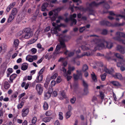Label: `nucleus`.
I'll return each mask as SVG.
<instances>
[{
    "mask_svg": "<svg viewBox=\"0 0 125 125\" xmlns=\"http://www.w3.org/2000/svg\"><path fill=\"white\" fill-rule=\"evenodd\" d=\"M67 37L66 36H63L61 35H60L59 40L60 42V44L58 45L56 47V50L58 51L59 50L61 47L65 48L66 46L64 43L65 41V38Z\"/></svg>",
    "mask_w": 125,
    "mask_h": 125,
    "instance_id": "nucleus-1",
    "label": "nucleus"
},
{
    "mask_svg": "<svg viewBox=\"0 0 125 125\" xmlns=\"http://www.w3.org/2000/svg\"><path fill=\"white\" fill-rule=\"evenodd\" d=\"M110 77H112L115 79H118L120 80H122L123 77L122 75L119 73H115L114 70L112 68L110 69Z\"/></svg>",
    "mask_w": 125,
    "mask_h": 125,
    "instance_id": "nucleus-2",
    "label": "nucleus"
},
{
    "mask_svg": "<svg viewBox=\"0 0 125 125\" xmlns=\"http://www.w3.org/2000/svg\"><path fill=\"white\" fill-rule=\"evenodd\" d=\"M116 34L119 36V37L117 36L114 37V39L125 45V40H122L121 38V37L125 38V34L123 32L119 31L116 32Z\"/></svg>",
    "mask_w": 125,
    "mask_h": 125,
    "instance_id": "nucleus-3",
    "label": "nucleus"
},
{
    "mask_svg": "<svg viewBox=\"0 0 125 125\" xmlns=\"http://www.w3.org/2000/svg\"><path fill=\"white\" fill-rule=\"evenodd\" d=\"M24 35H23V37L26 39H28L31 37L33 35V32L31 29L27 28L24 30Z\"/></svg>",
    "mask_w": 125,
    "mask_h": 125,
    "instance_id": "nucleus-4",
    "label": "nucleus"
},
{
    "mask_svg": "<svg viewBox=\"0 0 125 125\" xmlns=\"http://www.w3.org/2000/svg\"><path fill=\"white\" fill-rule=\"evenodd\" d=\"M61 26L60 25H58L52 28L51 30V32L53 34H57L58 33V31H59L61 30L60 28Z\"/></svg>",
    "mask_w": 125,
    "mask_h": 125,
    "instance_id": "nucleus-5",
    "label": "nucleus"
},
{
    "mask_svg": "<svg viewBox=\"0 0 125 125\" xmlns=\"http://www.w3.org/2000/svg\"><path fill=\"white\" fill-rule=\"evenodd\" d=\"M36 89L40 94H42L43 91V87L41 84L38 83L36 86Z\"/></svg>",
    "mask_w": 125,
    "mask_h": 125,
    "instance_id": "nucleus-6",
    "label": "nucleus"
},
{
    "mask_svg": "<svg viewBox=\"0 0 125 125\" xmlns=\"http://www.w3.org/2000/svg\"><path fill=\"white\" fill-rule=\"evenodd\" d=\"M76 16V14H73V15H71L69 17V20H70L72 22V23L71 25V26L73 24H75L77 22L76 20L73 18H75Z\"/></svg>",
    "mask_w": 125,
    "mask_h": 125,
    "instance_id": "nucleus-7",
    "label": "nucleus"
},
{
    "mask_svg": "<svg viewBox=\"0 0 125 125\" xmlns=\"http://www.w3.org/2000/svg\"><path fill=\"white\" fill-rule=\"evenodd\" d=\"M53 89L51 88L49 89V92H45L44 93V98L45 99H48L50 97L51 94L53 91Z\"/></svg>",
    "mask_w": 125,
    "mask_h": 125,
    "instance_id": "nucleus-8",
    "label": "nucleus"
},
{
    "mask_svg": "<svg viewBox=\"0 0 125 125\" xmlns=\"http://www.w3.org/2000/svg\"><path fill=\"white\" fill-rule=\"evenodd\" d=\"M29 112V109L28 108H23L22 110L21 116L23 117L26 116Z\"/></svg>",
    "mask_w": 125,
    "mask_h": 125,
    "instance_id": "nucleus-9",
    "label": "nucleus"
},
{
    "mask_svg": "<svg viewBox=\"0 0 125 125\" xmlns=\"http://www.w3.org/2000/svg\"><path fill=\"white\" fill-rule=\"evenodd\" d=\"M77 74H74L73 77L74 80H76L78 79H82V76L81 73L80 72H78V71H77Z\"/></svg>",
    "mask_w": 125,
    "mask_h": 125,
    "instance_id": "nucleus-10",
    "label": "nucleus"
},
{
    "mask_svg": "<svg viewBox=\"0 0 125 125\" xmlns=\"http://www.w3.org/2000/svg\"><path fill=\"white\" fill-rule=\"evenodd\" d=\"M116 50L119 51L121 53L124 54L125 53L124 48L120 45H118L116 47Z\"/></svg>",
    "mask_w": 125,
    "mask_h": 125,
    "instance_id": "nucleus-11",
    "label": "nucleus"
},
{
    "mask_svg": "<svg viewBox=\"0 0 125 125\" xmlns=\"http://www.w3.org/2000/svg\"><path fill=\"white\" fill-rule=\"evenodd\" d=\"M103 1L97 3L95 1H93L89 4V6L90 7L92 8L94 7H97L101 4L103 3Z\"/></svg>",
    "mask_w": 125,
    "mask_h": 125,
    "instance_id": "nucleus-12",
    "label": "nucleus"
},
{
    "mask_svg": "<svg viewBox=\"0 0 125 125\" xmlns=\"http://www.w3.org/2000/svg\"><path fill=\"white\" fill-rule=\"evenodd\" d=\"M19 41L18 39H15L14 40L13 46L15 48H17L19 45Z\"/></svg>",
    "mask_w": 125,
    "mask_h": 125,
    "instance_id": "nucleus-13",
    "label": "nucleus"
},
{
    "mask_svg": "<svg viewBox=\"0 0 125 125\" xmlns=\"http://www.w3.org/2000/svg\"><path fill=\"white\" fill-rule=\"evenodd\" d=\"M110 83L115 87H118L121 86V84L117 81H111L110 82Z\"/></svg>",
    "mask_w": 125,
    "mask_h": 125,
    "instance_id": "nucleus-14",
    "label": "nucleus"
},
{
    "mask_svg": "<svg viewBox=\"0 0 125 125\" xmlns=\"http://www.w3.org/2000/svg\"><path fill=\"white\" fill-rule=\"evenodd\" d=\"M16 4L15 2H13L10 3V4L7 7L6 9V11L8 12Z\"/></svg>",
    "mask_w": 125,
    "mask_h": 125,
    "instance_id": "nucleus-15",
    "label": "nucleus"
},
{
    "mask_svg": "<svg viewBox=\"0 0 125 125\" xmlns=\"http://www.w3.org/2000/svg\"><path fill=\"white\" fill-rule=\"evenodd\" d=\"M42 79L43 75L42 74H38L35 80L37 81V83H39L42 81Z\"/></svg>",
    "mask_w": 125,
    "mask_h": 125,
    "instance_id": "nucleus-16",
    "label": "nucleus"
},
{
    "mask_svg": "<svg viewBox=\"0 0 125 125\" xmlns=\"http://www.w3.org/2000/svg\"><path fill=\"white\" fill-rule=\"evenodd\" d=\"M125 61L123 59L121 60L119 62L117 63V66L118 67H121L122 66H123L124 65Z\"/></svg>",
    "mask_w": 125,
    "mask_h": 125,
    "instance_id": "nucleus-17",
    "label": "nucleus"
},
{
    "mask_svg": "<svg viewBox=\"0 0 125 125\" xmlns=\"http://www.w3.org/2000/svg\"><path fill=\"white\" fill-rule=\"evenodd\" d=\"M48 6V4L47 3L43 4L42 6L41 10L42 11H45L47 10L46 8Z\"/></svg>",
    "mask_w": 125,
    "mask_h": 125,
    "instance_id": "nucleus-18",
    "label": "nucleus"
},
{
    "mask_svg": "<svg viewBox=\"0 0 125 125\" xmlns=\"http://www.w3.org/2000/svg\"><path fill=\"white\" fill-rule=\"evenodd\" d=\"M28 64L26 63H24L22 64L21 67V69L23 70H26L28 68Z\"/></svg>",
    "mask_w": 125,
    "mask_h": 125,
    "instance_id": "nucleus-19",
    "label": "nucleus"
},
{
    "mask_svg": "<svg viewBox=\"0 0 125 125\" xmlns=\"http://www.w3.org/2000/svg\"><path fill=\"white\" fill-rule=\"evenodd\" d=\"M17 76V75L16 74H13L11 75L10 77V83H12L13 82V80Z\"/></svg>",
    "mask_w": 125,
    "mask_h": 125,
    "instance_id": "nucleus-20",
    "label": "nucleus"
},
{
    "mask_svg": "<svg viewBox=\"0 0 125 125\" xmlns=\"http://www.w3.org/2000/svg\"><path fill=\"white\" fill-rule=\"evenodd\" d=\"M17 12V9L16 8H14L12 9L11 14L15 16Z\"/></svg>",
    "mask_w": 125,
    "mask_h": 125,
    "instance_id": "nucleus-21",
    "label": "nucleus"
},
{
    "mask_svg": "<svg viewBox=\"0 0 125 125\" xmlns=\"http://www.w3.org/2000/svg\"><path fill=\"white\" fill-rule=\"evenodd\" d=\"M89 46V45L87 44L85 45H82L81 47V48L83 50H87L90 49Z\"/></svg>",
    "mask_w": 125,
    "mask_h": 125,
    "instance_id": "nucleus-22",
    "label": "nucleus"
},
{
    "mask_svg": "<svg viewBox=\"0 0 125 125\" xmlns=\"http://www.w3.org/2000/svg\"><path fill=\"white\" fill-rule=\"evenodd\" d=\"M52 118L50 117H44L42 119V121L45 123L50 122Z\"/></svg>",
    "mask_w": 125,
    "mask_h": 125,
    "instance_id": "nucleus-23",
    "label": "nucleus"
},
{
    "mask_svg": "<svg viewBox=\"0 0 125 125\" xmlns=\"http://www.w3.org/2000/svg\"><path fill=\"white\" fill-rule=\"evenodd\" d=\"M31 56V55H27L26 58V60L30 62H32L33 61L32 58Z\"/></svg>",
    "mask_w": 125,
    "mask_h": 125,
    "instance_id": "nucleus-24",
    "label": "nucleus"
},
{
    "mask_svg": "<svg viewBox=\"0 0 125 125\" xmlns=\"http://www.w3.org/2000/svg\"><path fill=\"white\" fill-rule=\"evenodd\" d=\"M21 86L22 87H24L25 86V90H26L28 89L29 86V83H27L25 84V83L24 82L22 83Z\"/></svg>",
    "mask_w": 125,
    "mask_h": 125,
    "instance_id": "nucleus-25",
    "label": "nucleus"
},
{
    "mask_svg": "<svg viewBox=\"0 0 125 125\" xmlns=\"http://www.w3.org/2000/svg\"><path fill=\"white\" fill-rule=\"evenodd\" d=\"M3 86L5 89H8L10 87V85L8 82L5 81L4 83Z\"/></svg>",
    "mask_w": 125,
    "mask_h": 125,
    "instance_id": "nucleus-26",
    "label": "nucleus"
},
{
    "mask_svg": "<svg viewBox=\"0 0 125 125\" xmlns=\"http://www.w3.org/2000/svg\"><path fill=\"white\" fill-rule=\"evenodd\" d=\"M15 17V16L10 14L8 19V22H10L11 21L13 20Z\"/></svg>",
    "mask_w": 125,
    "mask_h": 125,
    "instance_id": "nucleus-27",
    "label": "nucleus"
},
{
    "mask_svg": "<svg viewBox=\"0 0 125 125\" xmlns=\"http://www.w3.org/2000/svg\"><path fill=\"white\" fill-rule=\"evenodd\" d=\"M109 24V22L106 20L101 21L100 22V24L102 25L108 26Z\"/></svg>",
    "mask_w": 125,
    "mask_h": 125,
    "instance_id": "nucleus-28",
    "label": "nucleus"
},
{
    "mask_svg": "<svg viewBox=\"0 0 125 125\" xmlns=\"http://www.w3.org/2000/svg\"><path fill=\"white\" fill-rule=\"evenodd\" d=\"M64 53L66 55H68L69 56H71L74 54V53L73 52H70L68 51H66L64 52Z\"/></svg>",
    "mask_w": 125,
    "mask_h": 125,
    "instance_id": "nucleus-29",
    "label": "nucleus"
},
{
    "mask_svg": "<svg viewBox=\"0 0 125 125\" xmlns=\"http://www.w3.org/2000/svg\"><path fill=\"white\" fill-rule=\"evenodd\" d=\"M91 77L92 80L95 82L97 81V80L96 78V76L95 73L93 72L91 74Z\"/></svg>",
    "mask_w": 125,
    "mask_h": 125,
    "instance_id": "nucleus-30",
    "label": "nucleus"
},
{
    "mask_svg": "<svg viewBox=\"0 0 125 125\" xmlns=\"http://www.w3.org/2000/svg\"><path fill=\"white\" fill-rule=\"evenodd\" d=\"M62 9V7H59L54 9L53 11L55 14H57V13L60 12Z\"/></svg>",
    "mask_w": 125,
    "mask_h": 125,
    "instance_id": "nucleus-31",
    "label": "nucleus"
},
{
    "mask_svg": "<svg viewBox=\"0 0 125 125\" xmlns=\"http://www.w3.org/2000/svg\"><path fill=\"white\" fill-rule=\"evenodd\" d=\"M115 55L117 58L120 59L121 60L123 59V57L120 54L116 53L115 54Z\"/></svg>",
    "mask_w": 125,
    "mask_h": 125,
    "instance_id": "nucleus-32",
    "label": "nucleus"
},
{
    "mask_svg": "<svg viewBox=\"0 0 125 125\" xmlns=\"http://www.w3.org/2000/svg\"><path fill=\"white\" fill-rule=\"evenodd\" d=\"M58 75V74L57 73H53L51 78V79H55L57 77Z\"/></svg>",
    "mask_w": 125,
    "mask_h": 125,
    "instance_id": "nucleus-33",
    "label": "nucleus"
},
{
    "mask_svg": "<svg viewBox=\"0 0 125 125\" xmlns=\"http://www.w3.org/2000/svg\"><path fill=\"white\" fill-rule=\"evenodd\" d=\"M88 66L86 64H84L83 66L82 70L84 72L86 71L88 69Z\"/></svg>",
    "mask_w": 125,
    "mask_h": 125,
    "instance_id": "nucleus-34",
    "label": "nucleus"
},
{
    "mask_svg": "<svg viewBox=\"0 0 125 125\" xmlns=\"http://www.w3.org/2000/svg\"><path fill=\"white\" fill-rule=\"evenodd\" d=\"M72 113L71 111H68L66 114V118L68 119L69 118L71 115Z\"/></svg>",
    "mask_w": 125,
    "mask_h": 125,
    "instance_id": "nucleus-35",
    "label": "nucleus"
},
{
    "mask_svg": "<svg viewBox=\"0 0 125 125\" xmlns=\"http://www.w3.org/2000/svg\"><path fill=\"white\" fill-rule=\"evenodd\" d=\"M43 107L45 110H47L48 107V104L46 102H44L43 104Z\"/></svg>",
    "mask_w": 125,
    "mask_h": 125,
    "instance_id": "nucleus-36",
    "label": "nucleus"
},
{
    "mask_svg": "<svg viewBox=\"0 0 125 125\" xmlns=\"http://www.w3.org/2000/svg\"><path fill=\"white\" fill-rule=\"evenodd\" d=\"M106 75V73H104L100 75L101 79L102 81H104L105 80Z\"/></svg>",
    "mask_w": 125,
    "mask_h": 125,
    "instance_id": "nucleus-37",
    "label": "nucleus"
},
{
    "mask_svg": "<svg viewBox=\"0 0 125 125\" xmlns=\"http://www.w3.org/2000/svg\"><path fill=\"white\" fill-rule=\"evenodd\" d=\"M57 14H54L52 15V16L50 17V18L52 21L55 20L57 16Z\"/></svg>",
    "mask_w": 125,
    "mask_h": 125,
    "instance_id": "nucleus-38",
    "label": "nucleus"
},
{
    "mask_svg": "<svg viewBox=\"0 0 125 125\" xmlns=\"http://www.w3.org/2000/svg\"><path fill=\"white\" fill-rule=\"evenodd\" d=\"M52 113V111L51 110H49L47 111L45 113V115L46 116H50Z\"/></svg>",
    "mask_w": 125,
    "mask_h": 125,
    "instance_id": "nucleus-39",
    "label": "nucleus"
},
{
    "mask_svg": "<svg viewBox=\"0 0 125 125\" xmlns=\"http://www.w3.org/2000/svg\"><path fill=\"white\" fill-rule=\"evenodd\" d=\"M61 95L63 98H65L66 97V93L64 91H63L61 92Z\"/></svg>",
    "mask_w": 125,
    "mask_h": 125,
    "instance_id": "nucleus-40",
    "label": "nucleus"
},
{
    "mask_svg": "<svg viewBox=\"0 0 125 125\" xmlns=\"http://www.w3.org/2000/svg\"><path fill=\"white\" fill-rule=\"evenodd\" d=\"M24 102L22 101L20 104H19L17 105V107L18 109H19L22 107L23 105Z\"/></svg>",
    "mask_w": 125,
    "mask_h": 125,
    "instance_id": "nucleus-41",
    "label": "nucleus"
},
{
    "mask_svg": "<svg viewBox=\"0 0 125 125\" xmlns=\"http://www.w3.org/2000/svg\"><path fill=\"white\" fill-rule=\"evenodd\" d=\"M18 95V93L17 92H16L15 93L11 95V97L12 98H16L17 97Z\"/></svg>",
    "mask_w": 125,
    "mask_h": 125,
    "instance_id": "nucleus-42",
    "label": "nucleus"
},
{
    "mask_svg": "<svg viewBox=\"0 0 125 125\" xmlns=\"http://www.w3.org/2000/svg\"><path fill=\"white\" fill-rule=\"evenodd\" d=\"M62 71L64 73V76L65 77H66L67 76V73H66V70L65 68L64 67H63L62 68Z\"/></svg>",
    "mask_w": 125,
    "mask_h": 125,
    "instance_id": "nucleus-43",
    "label": "nucleus"
},
{
    "mask_svg": "<svg viewBox=\"0 0 125 125\" xmlns=\"http://www.w3.org/2000/svg\"><path fill=\"white\" fill-rule=\"evenodd\" d=\"M63 113L61 112H59V119L60 120H62L63 119V117L62 115Z\"/></svg>",
    "mask_w": 125,
    "mask_h": 125,
    "instance_id": "nucleus-44",
    "label": "nucleus"
},
{
    "mask_svg": "<svg viewBox=\"0 0 125 125\" xmlns=\"http://www.w3.org/2000/svg\"><path fill=\"white\" fill-rule=\"evenodd\" d=\"M37 118L35 117H33L32 120V123L33 124H35L37 121Z\"/></svg>",
    "mask_w": 125,
    "mask_h": 125,
    "instance_id": "nucleus-45",
    "label": "nucleus"
},
{
    "mask_svg": "<svg viewBox=\"0 0 125 125\" xmlns=\"http://www.w3.org/2000/svg\"><path fill=\"white\" fill-rule=\"evenodd\" d=\"M83 83L84 88H87L88 87V85L87 83L85 81L83 80Z\"/></svg>",
    "mask_w": 125,
    "mask_h": 125,
    "instance_id": "nucleus-46",
    "label": "nucleus"
},
{
    "mask_svg": "<svg viewBox=\"0 0 125 125\" xmlns=\"http://www.w3.org/2000/svg\"><path fill=\"white\" fill-rule=\"evenodd\" d=\"M50 53H48L46 54L45 56V57L46 59H47L48 58V59H50L51 58V56H49L50 55Z\"/></svg>",
    "mask_w": 125,
    "mask_h": 125,
    "instance_id": "nucleus-47",
    "label": "nucleus"
},
{
    "mask_svg": "<svg viewBox=\"0 0 125 125\" xmlns=\"http://www.w3.org/2000/svg\"><path fill=\"white\" fill-rule=\"evenodd\" d=\"M98 46L101 48H104L105 47L104 44L103 43H99L98 45Z\"/></svg>",
    "mask_w": 125,
    "mask_h": 125,
    "instance_id": "nucleus-48",
    "label": "nucleus"
},
{
    "mask_svg": "<svg viewBox=\"0 0 125 125\" xmlns=\"http://www.w3.org/2000/svg\"><path fill=\"white\" fill-rule=\"evenodd\" d=\"M76 98L75 97H73L71 99L70 101L71 103L72 104H73L76 101Z\"/></svg>",
    "mask_w": 125,
    "mask_h": 125,
    "instance_id": "nucleus-49",
    "label": "nucleus"
},
{
    "mask_svg": "<svg viewBox=\"0 0 125 125\" xmlns=\"http://www.w3.org/2000/svg\"><path fill=\"white\" fill-rule=\"evenodd\" d=\"M97 38H95V40H93L92 42H93L94 44H97V42L100 41L98 39V37H97Z\"/></svg>",
    "mask_w": 125,
    "mask_h": 125,
    "instance_id": "nucleus-50",
    "label": "nucleus"
},
{
    "mask_svg": "<svg viewBox=\"0 0 125 125\" xmlns=\"http://www.w3.org/2000/svg\"><path fill=\"white\" fill-rule=\"evenodd\" d=\"M103 68H104V70L105 72L109 73V70L107 68L106 66H104L103 67Z\"/></svg>",
    "mask_w": 125,
    "mask_h": 125,
    "instance_id": "nucleus-51",
    "label": "nucleus"
},
{
    "mask_svg": "<svg viewBox=\"0 0 125 125\" xmlns=\"http://www.w3.org/2000/svg\"><path fill=\"white\" fill-rule=\"evenodd\" d=\"M44 68H42L39 71L38 73V74H42L43 73L44 71Z\"/></svg>",
    "mask_w": 125,
    "mask_h": 125,
    "instance_id": "nucleus-52",
    "label": "nucleus"
},
{
    "mask_svg": "<svg viewBox=\"0 0 125 125\" xmlns=\"http://www.w3.org/2000/svg\"><path fill=\"white\" fill-rule=\"evenodd\" d=\"M89 93L88 89L87 88H84V95H87Z\"/></svg>",
    "mask_w": 125,
    "mask_h": 125,
    "instance_id": "nucleus-53",
    "label": "nucleus"
},
{
    "mask_svg": "<svg viewBox=\"0 0 125 125\" xmlns=\"http://www.w3.org/2000/svg\"><path fill=\"white\" fill-rule=\"evenodd\" d=\"M37 51V50L35 48H33L31 49V51L32 52V54H34L36 53Z\"/></svg>",
    "mask_w": 125,
    "mask_h": 125,
    "instance_id": "nucleus-54",
    "label": "nucleus"
},
{
    "mask_svg": "<svg viewBox=\"0 0 125 125\" xmlns=\"http://www.w3.org/2000/svg\"><path fill=\"white\" fill-rule=\"evenodd\" d=\"M85 29V27L84 26L80 28L79 31L80 32H82Z\"/></svg>",
    "mask_w": 125,
    "mask_h": 125,
    "instance_id": "nucleus-55",
    "label": "nucleus"
},
{
    "mask_svg": "<svg viewBox=\"0 0 125 125\" xmlns=\"http://www.w3.org/2000/svg\"><path fill=\"white\" fill-rule=\"evenodd\" d=\"M100 96L101 97V99H103L104 98V94L103 93L101 92H100Z\"/></svg>",
    "mask_w": 125,
    "mask_h": 125,
    "instance_id": "nucleus-56",
    "label": "nucleus"
},
{
    "mask_svg": "<svg viewBox=\"0 0 125 125\" xmlns=\"http://www.w3.org/2000/svg\"><path fill=\"white\" fill-rule=\"evenodd\" d=\"M90 54L89 53H88L87 52H84L82 54V56H88L90 55Z\"/></svg>",
    "mask_w": 125,
    "mask_h": 125,
    "instance_id": "nucleus-57",
    "label": "nucleus"
},
{
    "mask_svg": "<svg viewBox=\"0 0 125 125\" xmlns=\"http://www.w3.org/2000/svg\"><path fill=\"white\" fill-rule=\"evenodd\" d=\"M105 59L107 61H109V53L106 54V55L105 56Z\"/></svg>",
    "mask_w": 125,
    "mask_h": 125,
    "instance_id": "nucleus-58",
    "label": "nucleus"
},
{
    "mask_svg": "<svg viewBox=\"0 0 125 125\" xmlns=\"http://www.w3.org/2000/svg\"><path fill=\"white\" fill-rule=\"evenodd\" d=\"M58 90H56L54 91L53 93V96L56 97L57 95V91Z\"/></svg>",
    "mask_w": 125,
    "mask_h": 125,
    "instance_id": "nucleus-59",
    "label": "nucleus"
},
{
    "mask_svg": "<svg viewBox=\"0 0 125 125\" xmlns=\"http://www.w3.org/2000/svg\"><path fill=\"white\" fill-rule=\"evenodd\" d=\"M107 31L105 29L104 30H103L102 32V34L103 35H106L107 33Z\"/></svg>",
    "mask_w": 125,
    "mask_h": 125,
    "instance_id": "nucleus-60",
    "label": "nucleus"
},
{
    "mask_svg": "<svg viewBox=\"0 0 125 125\" xmlns=\"http://www.w3.org/2000/svg\"><path fill=\"white\" fill-rule=\"evenodd\" d=\"M31 57L33 59V61L34 60H36L37 59V57L36 55H31Z\"/></svg>",
    "mask_w": 125,
    "mask_h": 125,
    "instance_id": "nucleus-61",
    "label": "nucleus"
},
{
    "mask_svg": "<svg viewBox=\"0 0 125 125\" xmlns=\"http://www.w3.org/2000/svg\"><path fill=\"white\" fill-rule=\"evenodd\" d=\"M61 81V79L60 77L58 76L56 80L57 82V83H60Z\"/></svg>",
    "mask_w": 125,
    "mask_h": 125,
    "instance_id": "nucleus-62",
    "label": "nucleus"
},
{
    "mask_svg": "<svg viewBox=\"0 0 125 125\" xmlns=\"http://www.w3.org/2000/svg\"><path fill=\"white\" fill-rule=\"evenodd\" d=\"M7 71L8 72V73H11L13 72L12 69L11 68H10L8 69Z\"/></svg>",
    "mask_w": 125,
    "mask_h": 125,
    "instance_id": "nucleus-63",
    "label": "nucleus"
},
{
    "mask_svg": "<svg viewBox=\"0 0 125 125\" xmlns=\"http://www.w3.org/2000/svg\"><path fill=\"white\" fill-rule=\"evenodd\" d=\"M51 83L52 86H53L55 85L56 84V82L55 81H51Z\"/></svg>",
    "mask_w": 125,
    "mask_h": 125,
    "instance_id": "nucleus-64",
    "label": "nucleus"
}]
</instances>
